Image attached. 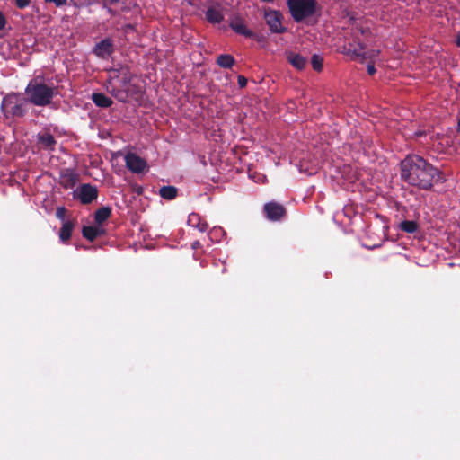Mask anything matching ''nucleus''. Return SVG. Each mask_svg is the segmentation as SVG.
Masks as SVG:
<instances>
[{
  "label": "nucleus",
  "mask_w": 460,
  "mask_h": 460,
  "mask_svg": "<svg viewBox=\"0 0 460 460\" xmlns=\"http://www.w3.org/2000/svg\"><path fill=\"white\" fill-rule=\"evenodd\" d=\"M401 179L408 185L431 190L435 183L446 181L443 172L419 155H408L400 164Z\"/></svg>",
  "instance_id": "1"
},
{
  "label": "nucleus",
  "mask_w": 460,
  "mask_h": 460,
  "mask_svg": "<svg viewBox=\"0 0 460 460\" xmlns=\"http://www.w3.org/2000/svg\"><path fill=\"white\" fill-rule=\"evenodd\" d=\"M58 93V87L53 83L46 84L42 78L39 77L31 80L25 88L27 101L40 107L51 104Z\"/></svg>",
  "instance_id": "2"
},
{
  "label": "nucleus",
  "mask_w": 460,
  "mask_h": 460,
  "mask_svg": "<svg viewBox=\"0 0 460 460\" xmlns=\"http://www.w3.org/2000/svg\"><path fill=\"white\" fill-rule=\"evenodd\" d=\"M315 0H288V5L292 18L296 22L313 16L316 11Z\"/></svg>",
  "instance_id": "3"
},
{
  "label": "nucleus",
  "mask_w": 460,
  "mask_h": 460,
  "mask_svg": "<svg viewBox=\"0 0 460 460\" xmlns=\"http://www.w3.org/2000/svg\"><path fill=\"white\" fill-rule=\"evenodd\" d=\"M98 197V190L89 183L81 184L75 191L74 198L84 205L91 204Z\"/></svg>",
  "instance_id": "4"
},
{
  "label": "nucleus",
  "mask_w": 460,
  "mask_h": 460,
  "mask_svg": "<svg viewBox=\"0 0 460 460\" xmlns=\"http://www.w3.org/2000/svg\"><path fill=\"white\" fill-rule=\"evenodd\" d=\"M263 211L270 221H279L286 217L287 213L284 206L275 201L266 203Z\"/></svg>",
  "instance_id": "5"
},
{
  "label": "nucleus",
  "mask_w": 460,
  "mask_h": 460,
  "mask_svg": "<svg viewBox=\"0 0 460 460\" xmlns=\"http://www.w3.org/2000/svg\"><path fill=\"white\" fill-rule=\"evenodd\" d=\"M264 18L271 32L282 33L286 31V28L282 25L281 13L279 12L274 10L265 11Z\"/></svg>",
  "instance_id": "6"
},
{
  "label": "nucleus",
  "mask_w": 460,
  "mask_h": 460,
  "mask_svg": "<svg viewBox=\"0 0 460 460\" xmlns=\"http://www.w3.org/2000/svg\"><path fill=\"white\" fill-rule=\"evenodd\" d=\"M125 163L127 168L135 173L143 172L147 168L146 160L134 153L126 155Z\"/></svg>",
  "instance_id": "7"
},
{
  "label": "nucleus",
  "mask_w": 460,
  "mask_h": 460,
  "mask_svg": "<svg viewBox=\"0 0 460 460\" xmlns=\"http://www.w3.org/2000/svg\"><path fill=\"white\" fill-rule=\"evenodd\" d=\"M229 26L237 34L244 37L251 38L254 35L253 32L246 27L244 20L240 15L233 16L229 21Z\"/></svg>",
  "instance_id": "8"
},
{
  "label": "nucleus",
  "mask_w": 460,
  "mask_h": 460,
  "mask_svg": "<svg viewBox=\"0 0 460 460\" xmlns=\"http://www.w3.org/2000/svg\"><path fill=\"white\" fill-rule=\"evenodd\" d=\"M78 180V173L72 169H65L60 172V184L66 189H72Z\"/></svg>",
  "instance_id": "9"
},
{
  "label": "nucleus",
  "mask_w": 460,
  "mask_h": 460,
  "mask_svg": "<svg viewBox=\"0 0 460 460\" xmlns=\"http://www.w3.org/2000/svg\"><path fill=\"white\" fill-rule=\"evenodd\" d=\"M113 52V44L111 40L105 39L99 43L93 49V53L102 58H107Z\"/></svg>",
  "instance_id": "10"
},
{
  "label": "nucleus",
  "mask_w": 460,
  "mask_h": 460,
  "mask_svg": "<svg viewBox=\"0 0 460 460\" xmlns=\"http://www.w3.org/2000/svg\"><path fill=\"white\" fill-rule=\"evenodd\" d=\"M104 233L103 228L95 226H84L82 230L83 236L90 242L94 241L98 236L103 235Z\"/></svg>",
  "instance_id": "11"
},
{
  "label": "nucleus",
  "mask_w": 460,
  "mask_h": 460,
  "mask_svg": "<svg viewBox=\"0 0 460 460\" xmlns=\"http://www.w3.org/2000/svg\"><path fill=\"white\" fill-rule=\"evenodd\" d=\"M189 226L197 228L200 232H206L208 228V225L206 221L202 220L199 214L192 213L188 217Z\"/></svg>",
  "instance_id": "12"
},
{
  "label": "nucleus",
  "mask_w": 460,
  "mask_h": 460,
  "mask_svg": "<svg viewBox=\"0 0 460 460\" xmlns=\"http://www.w3.org/2000/svg\"><path fill=\"white\" fill-rule=\"evenodd\" d=\"M287 58L288 62L298 70H303L307 64L306 58L294 52L288 53Z\"/></svg>",
  "instance_id": "13"
},
{
  "label": "nucleus",
  "mask_w": 460,
  "mask_h": 460,
  "mask_svg": "<svg viewBox=\"0 0 460 460\" xmlns=\"http://www.w3.org/2000/svg\"><path fill=\"white\" fill-rule=\"evenodd\" d=\"M74 227L75 223L73 221L67 220L63 223L58 234L62 243H66L70 240Z\"/></svg>",
  "instance_id": "14"
},
{
  "label": "nucleus",
  "mask_w": 460,
  "mask_h": 460,
  "mask_svg": "<svg viewBox=\"0 0 460 460\" xmlns=\"http://www.w3.org/2000/svg\"><path fill=\"white\" fill-rule=\"evenodd\" d=\"M38 142L42 147L49 150H53L57 143L54 136L47 132L38 134Z\"/></svg>",
  "instance_id": "15"
},
{
  "label": "nucleus",
  "mask_w": 460,
  "mask_h": 460,
  "mask_svg": "<svg viewBox=\"0 0 460 460\" xmlns=\"http://www.w3.org/2000/svg\"><path fill=\"white\" fill-rule=\"evenodd\" d=\"M131 76L128 72L121 73L120 75H116L111 78V85H117L120 88H129Z\"/></svg>",
  "instance_id": "16"
},
{
  "label": "nucleus",
  "mask_w": 460,
  "mask_h": 460,
  "mask_svg": "<svg viewBox=\"0 0 460 460\" xmlns=\"http://www.w3.org/2000/svg\"><path fill=\"white\" fill-rule=\"evenodd\" d=\"M92 101L93 102V103L96 106L101 107V108H108V107L111 106L113 103L112 100L110 97L106 96L103 93H93Z\"/></svg>",
  "instance_id": "17"
},
{
  "label": "nucleus",
  "mask_w": 460,
  "mask_h": 460,
  "mask_svg": "<svg viewBox=\"0 0 460 460\" xmlns=\"http://www.w3.org/2000/svg\"><path fill=\"white\" fill-rule=\"evenodd\" d=\"M206 18L210 23H220L224 19V14L221 10L209 7L206 12Z\"/></svg>",
  "instance_id": "18"
},
{
  "label": "nucleus",
  "mask_w": 460,
  "mask_h": 460,
  "mask_svg": "<svg viewBox=\"0 0 460 460\" xmlns=\"http://www.w3.org/2000/svg\"><path fill=\"white\" fill-rule=\"evenodd\" d=\"M111 215V209L110 207H102L97 209L94 213V220L97 224L102 225L105 222Z\"/></svg>",
  "instance_id": "19"
},
{
  "label": "nucleus",
  "mask_w": 460,
  "mask_h": 460,
  "mask_svg": "<svg viewBox=\"0 0 460 460\" xmlns=\"http://www.w3.org/2000/svg\"><path fill=\"white\" fill-rule=\"evenodd\" d=\"M111 93L112 95L118 99L119 102H127L128 97L129 95V88H120L117 85H111Z\"/></svg>",
  "instance_id": "20"
},
{
  "label": "nucleus",
  "mask_w": 460,
  "mask_h": 460,
  "mask_svg": "<svg viewBox=\"0 0 460 460\" xmlns=\"http://www.w3.org/2000/svg\"><path fill=\"white\" fill-rule=\"evenodd\" d=\"M178 190L174 186H163L159 190V194L162 198L172 200L176 198Z\"/></svg>",
  "instance_id": "21"
},
{
  "label": "nucleus",
  "mask_w": 460,
  "mask_h": 460,
  "mask_svg": "<svg viewBox=\"0 0 460 460\" xmlns=\"http://www.w3.org/2000/svg\"><path fill=\"white\" fill-rule=\"evenodd\" d=\"M364 46L362 44H358V48L351 49V46L348 48V54H352L355 58H361L362 59H367L372 58L374 55H376L377 53L373 54H367V52L363 51Z\"/></svg>",
  "instance_id": "22"
},
{
  "label": "nucleus",
  "mask_w": 460,
  "mask_h": 460,
  "mask_svg": "<svg viewBox=\"0 0 460 460\" xmlns=\"http://www.w3.org/2000/svg\"><path fill=\"white\" fill-rule=\"evenodd\" d=\"M217 64L223 68H231L234 64V58L228 54L220 55L217 58Z\"/></svg>",
  "instance_id": "23"
},
{
  "label": "nucleus",
  "mask_w": 460,
  "mask_h": 460,
  "mask_svg": "<svg viewBox=\"0 0 460 460\" xmlns=\"http://www.w3.org/2000/svg\"><path fill=\"white\" fill-rule=\"evenodd\" d=\"M400 227L402 231L412 234L417 230L418 225L414 221L405 220L401 223Z\"/></svg>",
  "instance_id": "24"
},
{
  "label": "nucleus",
  "mask_w": 460,
  "mask_h": 460,
  "mask_svg": "<svg viewBox=\"0 0 460 460\" xmlns=\"http://www.w3.org/2000/svg\"><path fill=\"white\" fill-rule=\"evenodd\" d=\"M224 234L225 232L221 227H213L208 233V237L213 242H219Z\"/></svg>",
  "instance_id": "25"
},
{
  "label": "nucleus",
  "mask_w": 460,
  "mask_h": 460,
  "mask_svg": "<svg viewBox=\"0 0 460 460\" xmlns=\"http://www.w3.org/2000/svg\"><path fill=\"white\" fill-rule=\"evenodd\" d=\"M323 58L318 55H314L311 59L312 66L315 71H321L323 69Z\"/></svg>",
  "instance_id": "26"
},
{
  "label": "nucleus",
  "mask_w": 460,
  "mask_h": 460,
  "mask_svg": "<svg viewBox=\"0 0 460 460\" xmlns=\"http://www.w3.org/2000/svg\"><path fill=\"white\" fill-rule=\"evenodd\" d=\"M13 115L14 116H23L24 114V110L22 106V104H15L13 107H12V110H11Z\"/></svg>",
  "instance_id": "27"
},
{
  "label": "nucleus",
  "mask_w": 460,
  "mask_h": 460,
  "mask_svg": "<svg viewBox=\"0 0 460 460\" xmlns=\"http://www.w3.org/2000/svg\"><path fill=\"white\" fill-rule=\"evenodd\" d=\"M66 209L64 207H58L56 211V216L59 219H64L66 217Z\"/></svg>",
  "instance_id": "28"
},
{
  "label": "nucleus",
  "mask_w": 460,
  "mask_h": 460,
  "mask_svg": "<svg viewBox=\"0 0 460 460\" xmlns=\"http://www.w3.org/2000/svg\"><path fill=\"white\" fill-rule=\"evenodd\" d=\"M14 1H15L16 6L19 9H23V8L27 7L31 3V0H14Z\"/></svg>",
  "instance_id": "29"
},
{
  "label": "nucleus",
  "mask_w": 460,
  "mask_h": 460,
  "mask_svg": "<svg viewBox=\"0 0 460 460\" xmlns=\"http://www.w3.org/2000/svg\"><path fill=\"white\" fill-rule=\"evenodd\" d=\"M47 3H53L57 7H60L63 5H66L67 3V0H44Z\"/></svg>",
  "instance_id": "30"
},
{
  "label": "nucleus",
  "mask_w": 460,
  "mask_h": 460,
  "mask_svg": "<svg viewBox=\"0 0 460 460\" xmlns=\"http://www.w3.org/2000/svg\"><path fill=\"white\" fill-rule=\"evenodd\" d=\"M237 83L241 88H243L247 84V79L243 75H238Z\"/></svg>",
  "instance_id": "31"
},
{
  "label": "nucleus",
  "mask_w": 460,
  "mask_h": 460,
  "mask_svg": "<svg viewBox=\"0 0 460 460\" xmlns=\"http://www.w3.org/2000/svg\"><path fill=\"white\" fill-rule=\"evenodd\" d=\"M6 25V18L4 13L0 11V31L3 30Z\"/></svg>",
  "instance_id": "32"
},
{
  "label": "nucleus",
  "mask_w": 460,
  "mask_h": 460,
  "mask_svg": "<svg viewBox=\"0 0 460 460\" xmlns=\"http://www.w3.org/2000/svg\"><path fill=\"white\" fill-rule=\"evenodd\" d=\"M367 73L370 75H373L376 73V68H375L374 64L373 63H368L367 66Z\"/></svg>",
  "instance_id": "33"
},
{
  "label": "nucleus",
  "mask_w": 460,
  "mask_h": 460,
  "mask_svg": "<svg viewBox=\"0 0 460 460\" xmlns=\"http://www.w3.org/2000/svg\"><path fill=\"white\" fill-rule=\"evenodd\" d=\"M119 0H103L104 5H112L114 4H117Z\"/></svg>",
  "instance_id": "34"
},
{
  "label": "nucleus",
  "mask_w": 460,
  "mask_h": 460,
  "mask_svg": "<svg viewBox=\"0 0 460 460\" xmlns=\"http://www.w3.org/2000/svg\"><path fill=\"white\" fill-rule=\"evenodd\" d=\"M192 249L197 250L200 247L199 241H194L191 244Z\"/></svg>",
  "instance_id": "35"
},
{
  "label": "nucleus",
  "mask_w": 460,
  "mask_h": 460,
  "mask_svg": "<svg viewBox=\"0 0 460 460\" xmlns=\"http://www.w3.org/2000/svg\"><path fill=\"white\" fill-rule=\"evenodd\" d=\"M456 44L460 47V34L457 36Z\"/></svg>",
  "instance_id": "36"
},
{
  "label": "nucleus",
  "mask_w": 460,
  "mask_h": 460,
  "mask_svg": "<svg viewBox=\"0 0 460 460\" xmlns=\"http://www.w3.org/2000/svg\"><path fill=\"white\" fill-rule=\"evenodd\" d=\"M457 129L460 132V119L458 120V123H457Z\"/></svg>",
  "instance_id": "37"
}]
</instances>
